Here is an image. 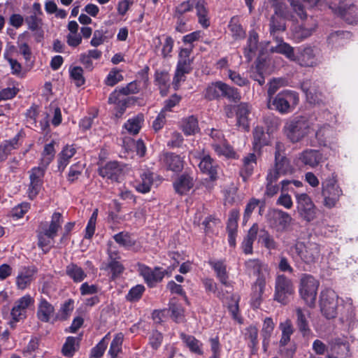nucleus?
<instances>
[{
  "label": "nucleus",
  "instance_id": "obj_1",
  "mask_svg": "<svg viewBox=\"0 0 358 358\" xmlns=\"http://www.w3.org/2000/svg\"><path fill=\"white\" fill-rule=\"evenodd\" d=\"M245 266L247 273L256 276V280L252 286L251 304L257 308L262 303L266 285L271 279L270 268L266 264L257 259H248L245 262Z\"/></svg>",
  "mask_w": 358,
  "mask_h": 358
},
{
  "label": "nucleus",
  "instance_id": "obj_2",
  "mask_svg": "<svg viewBox=\"0 0 358 358\" xmlns=\"http://www.w3.org/2000/svg\"><path fill=\"white\" fill-rule=\"evenodd\" d=\"M315 127V122L313 119L299 116L287 122L284 131L292 143H297L313 133Z\"/></svg>",
  "mask_w": 358,
  "mask_h": 358
},
{
  "label": "nucleus",
  "instance_id": "obj_3",
  "mask_svg": "<svg viewBox=\"0 0 358 358\" xmlns=\"http://www.w3.org/2000/svg\"><path fill=\"white\" fill-rule=\"evenodd\" d=\"M63 222L62 215L60 213H54L51 221L48 227L43 229L38 234V246L48 252L54 245V239L57 236L58 230L61 228Z\"/></svg>",
  "mask_w": 358,
  "mask_h": 358
},
{
  "label": "nucleus",
  "instance_id": "obj_4",
  "mask_svg": "<svg viewBox=\"0 0 358 358\" xmlns=\"http://www.w3.org/2000/svg\"><path fill=\"white\" fill-rule=\"evenodd\" d=\"M321 194L323 198L322 204L325 208L331 209L338 206L343 190L338 185L334 173L322 182Z\"/></svg>",
  "mask_w": 358,
  "mask_h": 358
},
{
  "label": "nucleus",
  "instance_id": "obj_5",
  "mask_svg": "<svg viewBox=\"0 0 358 358\" xmlns=\"http://www.w3.org/2000/svg\"><path fill=\"white\" fill-rule=\"evenodd\" d=\"M297 93L291 90H283L274 98L268 99V107L275 109L282 114L291 112L292 109L298 104Z\"/></svg>",
  "mask_w": 358,
  "mask_h": 358
},
{
  "label": "nucleus",
  "instance_id": "obj_6",
  "mask_svg": "<svg viewBox=\"0 0 358 358\" xmlns=\"http://www.w3.org/2000/svg\"><path fill=\"white\" fill-rule=\"evenodd\" d=\"M290 250L292 255H296L306 264L314 263L320 255V245L312 241H297Z\"/></svg>",
  "mask_w": 358,
  "mask_h": 358
},
{
  "label": "nucleus",
  "instance_id": "obj_7",
  "mask_svg": "<svg viewBox=\"0 0 358 358\" xmlns=\"http://www.w3.org/2000/svg\"><path fill=\"white\" fill-rule=\"evenodd\" d=\"M319 281L313 276L303 274L300 280L299 293L305 303L312 306L315 304Z\"/></svg>",
  "mask_w": 358,
  "mask_h": 358
},
{
  "label": "nucleus",
  "instance_id": "obj_8",
  "mask_svg": "<svg viewBox=\"0 0 358 358\" xmlns=\"http://www.w3.org/2000/svg\"><path fill=\"white\" fill-rule=\"evenodd\" d=\"M320 309L323 315L327 319H332L337 315L338 296L331 289L327 288L320 294Z\"/></svg>",
  "mask_w": 358,
  "mask_h": 358
},
{
  "label": "nucleus",
  "instance_id": "obj_9",
  "mask_svg": "<svg viewBox=\"0 0 358 358\" xmlns=\"http://www.w3.org/2000/svg\"><path fill=\"white\" fill-rule=\"evenodd\" d=\"M296 209L300 216L307 222L313 221L317 216V208L311 198L306 193L294 192Z\"/></svg>",
  "mask_w": 358,
  "mask_h": 358
},
{
  "label": "nucleus",
  "instance_id": "obj_10",
  "mask_svg": "<svg viewBox=\"0 0 358 358\" xmlns=\"http://www.w3.org/2000/svg\"><path fill=\"white\" fill-rule=\"evenodd\" d=\"M294 293V286L290 279L284 275H278L275 279L274 299L286 304L287 299Z\"/></svg>",
  "mask_w": 358,
  "mask_h": 358
},
{
  "label": "nucleus",
  "instance_id": "obj_11",
  "mask_svg": "<svg viewBox=\"0 0 358 358\" xmlns=\"http://www.w3.org/2000/svg\"><path fill=\"white\" fill-rule=\"evenodd\" d=\"M192 48L181 49L179 53L173 84L177 87L180 83L185 80V74L190 72L192 60L190 59Z\"/></svg>",
  "mask_w": 358,
  "mask_h": 358
},
{
  "label": "nucleus",
  "instance_id": "obj_12",
  "mask_svg": "<svg viewBox=\"0 0 358 358\" xmlns=\"http://www.w3.org/2000/svg\"><path fill=\"white\" fill-rule=\"evenodd\" d=\"M292 220L289 214L277 209L270 210L267 215L269 226L276 231H285L289 226Z\"/></svg>",
  "mask_w": 358,
  "mask_h": 358
},
{
  "label": "nucleus",
  "instance_id": "obj_13",
  "mask_svg": "<svg viewBox=\"0 0 358 358\" xmlns=\"http://www.w3.org/2000/svg\"><path fill=\"white\" fill-rule=\"evenodd\" d=\"M34 299L29 294H25L16 300L11 309V317L15 322L27 317V310L34 307Z\"/></svg>",
  "mask_w": 358,
  "mask_h": 358
},
{
  "label": "nucleus",
  "instance_id": "obj_14",
  "mask_svg": "<svg viewBox=\"0 0 358 358\" xmlns=\"http://www.w3.org/2000/svg\"><path fill=\"white\" fill-rule=\"evenodd\" d=\"M189 155L191 157L200 159L199 167L203 173L209 176L212 180L217 178L218 166L209 155L195 150L191 151Z\"/></svg>",
  "mask_w": 358,
  "mask_h": 358
},
{
  "label": "nucleus",
  "instance_id": "obj_15",
  "mask_svg": "<svg viewBox=\"0 0 358 358\" xmlns=\"http://www.w3.org/2000/svg\"><path fill=\"white\" fill-rule=\"evenodd\" d=\"M46 168L39 165L35 166L29 171L30 183L28 187L27 194L30 199H34L39 193L42 185L43 179L45 173Z\"/></svg>",
  "mask_w": 358,
  "mask_h": 358
},
{
  "label": "nucleus",
  "instance_id": "obj_16",
  "mask_svg": "<svg viewBox=\"0 0 358 358\" xmlns=\"http://www.w3.org/2000/svg\"><path fill=\"white\" fill-rule=\"evenodd\" d=\"M138 267L140 275L150 287H154L157 283L162 281L166 272L159 267H156L152 270L144 264H138Z\"/></svg>",
  "mask_w": 358,
  "mask_h": 358
},
{
  "label": "nucleus",
  "instance_id": "obj_17",
  "mask_svg": "<svg viewBox=\"0 0 358 358\" xmlns=\"http://www.w3.org/2000/svg\"><path fill=\"white\" fill-rule=\"evenodd\" d=\"M330 351L327 358H350V346L346 340L335 338L329 343Z\"/></svg>",
  "mask_w": 358,
  "mask_h": 358
},
{
  "label": "nucleus",
  "instance_id": "obj_18",
  "mask_svg": "<svg viewBox=\"0 0 358 358\" xmlns=\"http://www.w3.org/2000/svg\"><path fill=\"white\" fill-rule=\"evenodd\" d=\"M159 162L164 168L173 172H180L183 169L184 162L182 157L172 152L162 154Z\"/></svg>",
  "mask_w": 358,
  "mask_h": 358
},
{
  "label": "nucleus",
  "instance_id": "obj_19",
  "mask_svg": "<svg viewBox=\"0 0 358 358\" xmlns=\"http://www.w3.org/2000/svg\"><path fill=\"white\" fill-rule=\"evenodd\" d=\"M284 146L283 144L277 142L275 144V169L282 175L292 174L294 172V168L290 164L289 160L281 155Z\"/></svg>",
  "mask_w": 358,
  "mask_h": 358
},
{
  "label": "nucleus",
  "instance_id": "obj_20",
  "mask_svg": "<svg viewBox=\"0 0 358 358\" xmlns=\"http://www.w3.org/2000/svg\"><path fill=\"white\" fill-rule=\"evenodd\" d=\"M301 66H313L317 64L315 50L310 46L298 49L294 61Z\"/></svg>",
  "mask_w": 358,
  "mask_h": 358
},
{
  "label": "nucleus",
  "instance_id": "obj_21",
  "mask_svg": "<svg viewBox=\"0 0 358 358\" xmlns=\"http://www.w3.org/2000/svg\"><path fill=\"white\" fill-rule=\"evenodd\" d=\"M160 179L157 176H155L150 171H146L141 174L140 179L136 182L135 188L138 192L145 194L150 191L153 185H158V181Z\"/></svg>",
  "mask_w": 358,
  "mask_h": 358
},
{
  "label": "nucleus",
  "instance_id": "obj_22",
  "mask_svg": "<svg viewBox=\"0 0 358 358\" xmlns=\"http://www.w3.org/2000/svg\"><path fill=\"white\" fill-rule=\"evenodd\" d=\"M122 165L117 162H110L101 167L99 170V175L112 181H118L122 175Z\"/></svg>",
  "mask_w": 358,
  "mask_h": 358
},
{
  "label": "nucleus",
  "instance_id": "obj_23",
  "mask_svg": "<svg viewBox=\"0 0 358 358\" xmlns=\"http://www.w3.org/2000/svg\"><path fill=\"white\" fill-rule=\"evenodd\" d=\"M299 159L303 164L309 166L311 168H315L327 159V157L320 151L315 150H306L299 155Z\"/></svg>",
  "mask_w": 358,
  "mask_h": 358
},
{
  "label": "nucleus",
  "instance_id": "obj_24",
  "mask_svg": "<svg viewBox=\"0 0 358 358\" xmlns=\"http://www.w3.org/2000/svg\"><path fill=\"white\" fill-rule=\"evenodd\" d=\"M36 271L31 267L22 268L16 277V286L17 289L24 290L29 287L34 280Z\"/></svg>",
  "mask_w": 358,
  "mask_h": 358
},
{
  "label": "nucleus",
  "instance_id": "obj_25",
  "mask_svg": "<svg viewBox=\"0 0 358 358\" xmlns=\"http://www.w3.org/2000/svg\"><path fill=\"white\" fill-rule=\"evenodd\" d=\"M251 112V106L246 103H241L237 107V125L245 131L250 129L248 115Z\"/></svg>",
  "mask_w": 358,
  "mask_h": 358
},
{
  "label": "nucleus",
  "instance_id": "obj_26",
  "mask_svg": "<svg viewBox=\"0 0 358 358\" xmlns=\"http://www.w3.org/2000/svg\"><path fill=\"white\" fill-rule=\"evenodd\" d=\"M21 137L22 135L18 133L12 139L4 141L0 144V162L4 161L13 150L19 148Z\"/></svg>",
  "mask_w": 358,
  "mask_h": 358
},
{
  "label": "nucleus",
  "instance_id": "obj_27",
  "mask_svg": "<svg viewBox=\"0 0 358 358\" xmlns=\"http://www.w3.org/2000/svg\"><path fill=\"white\" fill-rule=\"evenodd\" d=\"M24 21L28 26V29L34 33L36 40L41 41L44 35L42 19L36 15H31L27 16Z\"/></svg>",
  "mask_w": 358,
  "mask_h": 358
},
{
  "label": "nucleus",
  "instance_id": "obj_28",
  "mask_svg": "<svg viewBox=\"0 0 358 358\" xmlns=\"http://www.w3.org/2000/svg\"><path fill=\"white\" fill-rule=\"evenodd\" d=\"M55 313L53 306L45 299L41 298L37 310V317L43 322H48Z\"/></svg>",
  "mask_w": 358,
  "mask_h": 358
},
{
  "label": "nucleus",
  "instance_id": "obj_29",
  "mask_svg": "<svg viewBox=\"0 0 358 358\" xmlns=\"http://www.w3.org/2000/svg\"><path fill=\"white\" fill-rule=\"evenodd\" d=\"M296 325L299 330L301 332L303 336L308 335L310 333L308 318L310 317V312L306 309L297 308L296 309Z\"/></svg>",
  "mask_w": 358,
  "mask_h": 358
},
{
  "label": "nucleus",
  "instance_id": "obj_30",
  "mask_svg": "<svg viewBox=\"0 0 358 358\" xmlns=\"http://www.w3.org/2000/svg\"><path fill=\"white\" fill-rule=\"evenodd\" d=\"M224 87V83L222 81L211 83L208 84L205 89L203 96L206 99L209 101L218 99L222 96Z\"/></svg>",
  "mask_w": 358,
  "mask_h": 358
},
{
  "label": "nucleus",
  "instance_id": "obj_31",
  "mask_svg": "<svg viewBox=\"0 0 358 358\" xmlns=\"http://www.w3.org/2000/svg\"><path fill=\"white\" fill-rule=\"evenodd\" d=\"M243 167L241 170V176L244 181L252 174L254 168L257 165V157L254 153H249L243 159Z\"/></svg>",
  "mask_w": 358,
  "mask_h": 358
},
{
  "label": "nucleus",
  "instance_id": "obj_32",
  "mask_svg": "<svg viewBox=\"0 0 358 358\" xmlns=\"http://www.w3.org/2000/svg\"><path fill=\"white\" fill-rule=\"evenodd\" d=\"M259 50L258 36L255 32H250L244 49V55L248 62H250L257 54Z\"/></svg>",
  "mask_w": 358,
  "mask_h": 358
},
{
  "label": "nucleus",
  "instance_id": "obj_33",
  "mask_svg": "<svg viewBox=\"0 0 358 358\" xmlns=\"http://www.w3.org/2000/svg\"><path fill=\"white\" fill-rule=\"evenodd\" d=\"M275 327V324L271 317H266L264 320L263 327L261 331V336H262L263 341L262 345L264 351L267 350L269 345L270 338L273 334Z\"/></svg>",
  "mask_w": 358,
  "mask_h": 358
},
{
  "label": "nucleus",
  "instance_id": "obj_34",
  "mask_svg": "<svg viewBox=\"0 0 358 358\" xmlns=\"http://www.w3.org/2000/svg\"><path fill=\"white\" fill-rule=\"evenodd\" d=\"M279 328L282 332L281 338L279 341L280 346H285L290 341V337L294 331L292 322L289 319H287L280 323Z\"/></svg>",
  "mask_w": 358,
  "mask_h": 358
},
{
  "label": "nucleus",
  "instance_id": "obj_35",
  "mask_svg": "<svg viewBox=\"0 0 358 358\" xmlns=\"http://www.w3.org/2000/svg\"><path fill=\"white\" fill-rule=\"evenodd\" d=\"M76 153V149L73 145L65 146L58 157V170L63 172L69 163V160Z\"/></svg>",
  "mask_w": 358,
  "mask_h": 358
},
{
  "label": "nucleus",
  "instance_id": "obj_36",
  "mask_svg": "<svg viewBox=\"0 0 358 358\" xmlns=\"http://www.w3.org/2000/svg\"><path fill=\"white\" fill-rule=\"evenodd\" d=\"M66 273L75 282H80L87 277L85 271L80 266L73 263L66 267Z\"/></svg>",
  "mask_w": 358,
  "mask_h": 358
},
{
  "label": "nucleus",
  "instance_id": "obj_37",
  "mask_svg": "<svg viewBox=\"0 0 358 358\" xmlns=\"http://www.w3.org/2000/svg\"><path fill=\"white\" fill-rule=\"evenodd\" d=\"M180 337L183 343L192 352L199 355H202L203 354L202 343L199 340L192 336L186 335L185 334H181Z\"/></svg>",
  "mask_w": 358,
  "mask_h": 358
},
{
  "label": "nucleus",
  "instance_id": "obj_38",
  "mask_svg": "<svg viewBox=\"0 0 358 358\" xmlns=\"http://www.w3.org/2000/svg\"><path fill=\"white\" fill-rule=\"evenodd\" d=\"M182 130L187 136L198 133L199 127L197 118L194 115L184 118L182 122Z\"/></svg>",
  "mask_w": 358,
  "mask_h": 358
},
{
  "label": "nucleus",
  "instance_id": "obj_39",
  "mask_svg": "<svg viewBox=\"0 0 358 358\" xmlns=\"http://www.w3.org/2000/svg\"><path fill=\"white\" fill-rule=\"evenodd\" d=\"M329 7L335 14L341 15L346 20H348L346 17L347 14H351L354 10V7L352 5L347 6L345 1H330Z\"/></svg>",
  "mask_w": 358,
  "mask_h": 358
},
{
  "label": "nucleus",
  "instance_id": "obj_40",
  "mask_svg": "<svg viewBox=\"0 0 358 358\" xmlns=\"http://www.w3.org/2000/svg\"><path fill=\"white\" fill-rule=\"evenodd\" d=\"M144 118L142 115L133 117L129 119L124 124V128L129 134L136 135L138 134L142 124L143 123Z\"/></svg>",
  "mask_w": 358,
  "mask_h": 358
},
{
  "label": "nucleus",
  "instance_id": "obj_41",
  "mask_svg": "<svg viewBox=\"0 0 358 358\" xmlns=\"http://www.w3.org/2000/svg\"><path fill=\"white\" fill-rule=\"evenodd\" d=\"M175 190L180 194H185L193 186L192 178L186 175L180 176L173 184Z\"/></svg>",
  "mask_w": 358,
  "mask_h": 358
},
{
  "label": "nucleus",
  "instance_id": "obj_42",
  "mask_svg": "<svg viewBox=\"0 0 358 358\" xmlns=\"http://www.w3.org/2000/svg\"><path fill=\"white\" fill-rule=\"evenodd\" d=\"M253 148L255 150L260 149L268 144V139L262 127H256L253 130Z\"/></svg>",
  "mask_w": 358,
  "mask_h": 358
},
{
  "label": "nucleus",
  "instance_id": "obj_43",
  "mask_svg": "<svg viewBox=\"0 0 358 358\" xmlns=\"http://www.w3.org/2000/svg\"><path fill=\"white\" fill-rule=\"evenodd\" d=\"M212 148L219 156H224L226 158H235L236 152L228 144L226 140L219 144H212Z\"/></svg>",
  "mask_w": 358,
  "mask_h": 358
},
{
  "label": "nucleus",
  "instance_id": "obj_44",
  "mask_svg": "<svg viewBox=\"0 0 358 358\" xmlns=\"http://www.w3.org/2000/svg\"><path fill=\"white\" fill-rule=\"evenodd\" d=\"M209 264L213 267L216 273L217 278L220 282L224 285L228 284V275L226 271V265L222 261H210Z\"/></svg>",
  "mask_w": 358,
  "mask_h": 358
},
{
  "label": "nucleus",
  "instance_id": "obj_45",
  "mask_svg": "<svg viewBox=\"0 0 358 358\" xmlns=\"http://www.w3.org/2000/svg\"><path fill=\"white\" fill-rule=\"evenodd\" d=\"M271 51L272 52H277L284 55L287 58L291 61H294L295 52L294 48L288 43L280 41L275 46H271Z\"/></svg>",
  "mask_w": 358,
  "mask_h": 358
},
{
  "label": "nucleus",
  "instance_id": "obj_46",
  "mask_svg": "<svg viewBox=\"0 0 358 358\" xmlns=\"http://www.w3.org/2000/svg\"><path fill=\"white\" fill-rule=\"evenodd\" d=\"M78 338L69 336L62 347V354L65 357H72L78 348Z\"/></svg>",
  "mask_w": 358,
  "mask_h": 358
},
{
  "label": "nucleus",
  "instance_id": "obj_47",
  "mask_svg": "<svg viewBox=\"0 0 358 358\" xmlns=\"http://www.w3.org/2000/svg\"><path fill=\"white\" fill-rule=\"evenodd\" d=\"M301 89L305 92L306 98L311 103H318V91L315 85L312 86L310 81L306 80L302 83Z\"/></svg>",
  "mask_w": 358,
  "mask_h": 358
},
{
  "label": "nucleus",
  "instance_id": "obj_48",
  "mask_svg": "<svg viewBox=\"0 0 358 358\" xmlns=\"http://www.w3.org/2000/svg\"><path fill=\"white\" fill-rule=\"evenodd\" d=\"M55 155V150L54 148V143L52 142L50 143L46 144L44 146V149L42 152V157L39 165L47 169L48 165L54 159Z\"/></svg>",
  "mask_w": 358,
  "mask_h": 358
},
{
  "label": "nucleus",
  "instance_id": "obj_49",
  "mask_svg": "<svg viewBox=\"0 0 358 358\" xmlns=\"http://www.w3.org/2000/svg\"><path fill=\"white\" fill-rule=\"evenodd\" d=\"M317 24L313 22L311 24H301L294 31V37L299 41H302L310 35L315 30Z\"/></svg>",
  "mask_w": 358,
  "mask_h": 358
},
{
  "label": "nucleus",
  "instance_id": "obj_50",
  "mask_svg": "<svg viewBox=\"0 0 358 358\" xmlns=\"http://www.w3.org/2000/svg\"><path fill=\"white\" fill-rule=\"evenodd\" d=\"M196 15L199 17V22L204 28L209 26V19L208 17V11L205 6L204 1H198L196 5Z\"/></svg>",
  "mask_w": 358,
  "mask_h": 358
},
{
  "label": "nucleus",
  "instance_id": "obj_51",
  "mask_svg": "<svg viewBox=\"0 0 358 358\" xmlns=\"http://www.w3.org/2000/svg\"><path fill=\"white\" fill-rule=\"evenodd\" d=\"M313 132L315 133V136L319 144L326 145L327 136L331 132L329 126L324 124L323 126L319 127V125L315 123V131H313Z\"/></svg>",
  "mask_w": 358,
  "mask_h": 358
},
{
  "label": "nucleus",
  "instance_id": "obj_52",
  "mask_svg": "<svg viewBox=\"0 0 358 358\" xmlns=\"http://www.w3.org/2000/svg\"><path fill=\"white\" fill-rule=\"evenodd\" d=\"M229 29L234 39L243 38L245 35V31L238 23V19L236 17L231 19L229 24Z\"/></svg>",
  "mask_w": 358,
  "mask_h": 358
},
{
  "label": "nucleus",
  "instance_id": "obj_53",
  "mask_svg": "<svg viewBox=\"0 0 358 358\" xmlns=\"http://www.w3.org/2000/svg\"><path fill=\"white\" fill-rule=\"evenodd\" d=\"M124 336L122 333L117 334L111 342L108 354L112 358H115L121 350Z\"/></svg>",
  "mask_w": 358,
  "mask_h": 358
},
{
  "label": "nucleus",
  "instance_id": "obj_54",
  "mask_svg": "<svg viewBox=\"0 0 358 358\" xmlns=\"http://www.w3.org/2000/svg\"><path fill=\"white\" fill-rule=\"evenodd\" d=\"M311 1H290V7L301 19H305L307 16L306 8L307 4H310Z\"/></svg>",
  "mask_w": 358,
  "mask_h": 358
},
{
  "label": "nucleus",
  "instance_id": "obj_55",
  "mask_svg": "<svg viewBox=\"0 0 358 358\" xmlns=\"http://www.w3.org/2000/svg\"><path fill=\"white\" fill-rule=\"evenodd\" d=\"M70 76L77 87H80L85 83L83 69L80 66H73L69 69Z\"/></svg>",
  "mask_w": 358,
  "mask_h": 358
},
{
  "label": "nucleus",
  "instance_id": "obj_56",
  "mask_svg": "<svg viewBox=\"0 0 358 358\" xmlns=\"http://www.w3.org/2000/svg\"><path fill=\"white\" fill-rule=\"evenodd\" d=\"M259 241L262 242L266 248L270 250H276L278 246L274 238L267 231H264V233L259 236Z\"/></svg>",
  "mask_w": 358,
  "mask_h": 358
},
{
  "label": "nucleus",
  "instance_id": "obj_57",
  "mask_svg": "<svg viewBox=\"0 0 358 358\" xmlns=\"http://www.w3.org/2000/svg\"><path fill=\"white\" fill-rule=\"evenodd\" d=\"M145 291V287L142 285H137L130 289L128 294L126 296L127 301L134 302L138 301Z\"/></svg>",
  "mask_w": 358,
  "mask_h": 358
},
{
  "label": "nucleus",
  "instance_id": "obj_58",
  "mask_svg": "<svg viewBox=\"0 0 358 358\" xmlns=\"http://www.w3.org/2000/svg\"><path fill=\"white\" fill-rule=\"evenodd\" d=\"M245 338L250 341L249 346L254 348L258 344V329L255 326H250L245 329Z\"/></svg>",
  "mask_w": 358,
  "mask_h": 358
},
{
  "label": "nucleus",
  "instance_id": "obj_59",
  "mask_svg": "<svg viewBox=\"0 0 358 358\" xmlns=\"http://www.w3.org/2000/svg\"><path fill=\"white\" fill-rule=\"evenodd\" d=\"M108 335H106L101 341L92 349L91 355L94 358L101 357L107 348Z\"/></svg>",
  "mask_w": 358,
  "mask_h": 358
},
{
  "label": "nucleus",
  "instance_id": "obj_60",
  "mask_svg": "<svg viewBox=\"0 0 358 358\" xmlns=\"http://www.w3.org/2000/svg\"><path fill=\"white\" fill-rule=\"evenodd\" d=\"M97 216H98V209L96 208L93 211V213L88 221L87 225L85 229V238L90 239L94 235V231H95L96 222V220H97Z\"/></svg>",
  "mask_w": 358,
  "mask_h": 358
},
{
  "label": "nucleus",
  "instance_id": "obj_61",
  "mask_svg": "<svg viewBox=\"0 0 358 358\" xmlns=\"http://www.w3.org/2000/svg\"><path fill=\"white\" fill-rule=\"evenodd\" d=\"M222 96L227 97L229 100L237 102L241 99V94L237 89L230 87L224 83L223 88Z\"/></svg>",
  "mask_w": 358,
  "mask_h": 358
},
{
  "label": "nucleus",
  "instance_id": "obj_62",
  "mask_svg": "<svg viewBox=\"0 0 358 358\" xmlns=\"http://www.w3.org/2000/svg\"><path fill=\"white\" fill-rule=\"evenodd\" d=\"M123 80V76L120 71L113 69L106 78L105 83L108 86H114Z\"/></svg>",
  "mask_w": 358,
  "mask_h": 358
},
{
  "label": "nucleus",
  "instance_id": "obj_63",
  "mask_svg": "<svg viewBox=\"0 0 358 358\" xmlns=\"http://www.w3.org/2000/svg\"><path fill=\"white\" fill-rule=\"evenodd\" d=\"M169 310L171 313V317L176 322H181L184 320V309L179 305L176 303H171Z\"/></svg>",
  "mask_w": 358,
  "mask_h": 358
},
{
  "label": "nucleus",
  "instance_id": "obj_64",
  "mask_svg": "<svg viewBox=\"0 0 358 358\" xmlns=\"http://www.w3.org/2000/svg\"><path fill=\"white\" fill-rule=\"evenodd\" d=\"M83 166L80 164H75L71 166L67 179L70 182H73L81 175Z\"/></svg>",
  "mask_w": 358,
  "mask_h": 358
}]
</instances>
